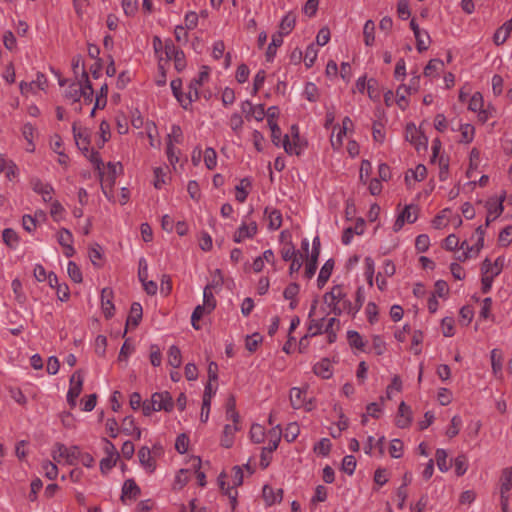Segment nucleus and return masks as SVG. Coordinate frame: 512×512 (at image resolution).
Segmentation results:
<instances>
[{
    "mask_svg": "<svg viewBox=\"0 0 512 512\" xmlns=\"http://www.w3.org/2000/svg\"><path fill=\"white\" fill-rule=\"evenodd\" d=\"M281 427L280 425H276L269 431V443L268 446L262 448L261 456H260V466L262 469H266L270 462L271 456L270 454L278 448L279 442L281 440Z\"/></svg>",
    "mask_w": 512,
    "mask_h": 512,
    "instance_id": "f257e3e1",
    "label": "nucleus"
},
{
    "mask_svg": "<svg viewBox=\"0 0 512 512\" xmlns=\"http://www.w3.org/2000/svg\"><path fill=\"white\" fill-rule=\"evenodd\" d=\"M83 381L84 378L81 370H76L70 378V388L67 393V402L71 408L76 406V399L82 392Z\"/></svg>",
    "mask_w": 512,
    "mask_h": 512,
    "instance_id": "f03ea898",
    "label": "nucleus"
},
{
    "mask_svg": "<svg viewBox=\"0 0 512 512\" xmlns=\"http://www.w3.org/2000/svg\"><path fill=\"white\" fill-rule=\"evenodd\" d=\"M506 199V191H503L501 195L499 196L497 202H493L492 199L488 200L486 202V208L488 215L486 217L485 221V227H488L492 221H494L497 217H499L503 211L504 206L503 202Z\"/></svg>",
    "mask_w": 512,
    "mask_h": 512,
    "instance_id": "7ed1b4c3",
    "label": "nucleus"
},
{
    "mask_svg": "<svg viewBox=\"0 0 512 512\" xmlns=\"http://www.w3.org/2000/svg\"><path fill=\"white\" fill-rule=\"evenodd\" d=\"M151 401L156 406L157 411L171 412L174 408L173 398L168 391L153 393Z\"/></svg>",
    "mask_w": 512,
    "mask_h": 512,
    "instance_id": "20e7f679",
    "label": "nucleus"
},
{
    "mask_svg": "<svg viewBox=\"0 0 512 512\" xmlns=\"http://www.w3.org/2000/svg\"><path fill=\"white\" fill-rule=\"evenodd\" d=\"M405 137L417 150L420 146L427 147L428 138L413 123L407 124Z\"/></svg>",
    "mask_w": 512,
    "mask_h": 512,
    "instance_id": "39448f33",
    "label": "nucleus"
},
{
    "mask_svg": "<svg viewBox=\"0 0 512 512\" xmlns=\"http://www.w3.org/2000/svg\"><path fill=\"white\" fill-rule=\"evenodd\" d=\"M320 239L316 236L312 242V252L305 267V276L312 278L317 270V261L320 254Z\"/></svg>",
    "mask_w": 512,
    "mask_h": 512,
    "instance_id": "423d86ee",
    "label": "nucleus"
},
{
    "mask_svg": "<svg viewBox=\"0 0 512 512\" xmlns=\"http://www.w3.org/2000/svg\"><path fill=\"white\" fill-rule=\"evenodd\" d=\"M113 290L105 287L101 291V307L106 319H110L114 315L115 306L113 304Z\"/></svg>",
    "mask_w": 512,
    "mask_h": 512,
    "instance_id": "0eeeda50",
    "label": "nucleus"
},
{
    "mask_svg": "<svg viewBox=\"0 0 512 512\" xmlns=\"http://www.w3.org/2000/svg\"><path fill=\"white\" fill-rule=\"evenodd\" d=\"M117 165H119L120 169H122L121 163L114 164L112 162H108V164H107L108 173H107L106 178L104 179L103 176L100 177L102 191L107 197H108L107 190L108 189L111 190L116 181Z\"/></svg>",
    "mask_w": 512,
    "mask_h": 512,
    "instance_id": "6e6552de",
    "label": "nucleus"
},
{
    "mask_svg": "<svg viewBox=\"0 0 512 512\" xmlns=\"http://www.w3.org/2000/svg\"><path fill=\"white\" fill-rule=\"evenodd\" d=\"M412 422V410L404 401L398 407L395 424L399 428H407Z\"/></svg>",
    "mask_w": 512,
    "mask_h": 512,
    "instance_id": "1a4fd4ad",
    "label": "nucleus"
},
{
    "mask_svg": "<svg viewBox=\"0 0 512 512\" xmlns=\"http://www.w3.org/2000/svg\"><path fill=\"white\" fill-rule=\"evenodd\" d=\"M142 316H143V309H142L141 304L138 302H133L130 307L128 318L126 320V326H125V331L123 333V337L126 335L127 329L129 326L137 327L139 325V323L142 319Z\"/></svg>",
    "mask_w": 512,
    "mask_h": 512,
    "instance_id": "9d476101",
    "label": "nucleus"
},
{
    "mask_svg": "<svg viewBox=\"0 0 512 512\" xmlns=\"http://www.w3.org/2000/svg\"><path fill=\"white\" fill-rule=\"evenodd\" d=\"M72 131L74 135V139L78 148L82 151V153L87 156L89 153L90 139L89 135L85 131L77 130L76 123L72 126Z\"/></svg>",
    "mask_w": 512,
    "mask_h": 512,
    "instance_id": "9b49d317",
    "label": "nucleus"
},
{
    "mask_svg": "<svg viewBox=\"0 0 512 512\" xmlns=\"http://www.w3.org/2000/svg\"><path fill=\"white\" fill-rule=\"evenodd\" d=\"M365 220L363 218H357L355 227H348L343 231L342 243L348 245L351 243L353 235H362L364 233Z\"/></svg>",
    "mask_w": 512,
    "mask_h": 512,
    "instance_id": "f8f14e48",
    "label": "nucleus"
},
{
    "mask_svg": "<svg viewBox=\"0 0 512 512\" xmlns=\"http://www.w3.org/2000/svg\"><path fill=\"white\" fill-rule=\"evenodd\" d=\"M141 493L139 486L134 479H127L122 487L121 501L124 503L127 498L136 499Z\"/></svg>",
    "mask_w": 512,
    "mask_h": 512,
    "instance_id": "ddd939ff",
    "label": "nucleus"
},
{
    "mask_svg": "<svg viewBox=\"0 0 512 512\" xmlns=\"http://www.w3.org/2000/svg\"><path fill=\"white\" fill-rule=\"evenodd\" d=\"M512 31V18L500 26L493 36L495 45L500 46L506 42Z\"/></svg>",
    "mask_w": 512,
    "mask_h": 512,
    "instance_id": "4468645a",
    "label": "nucleus"
},
{
    "mask_svg": "<svg viewBox=\"0 0 512 512\" xmlns=\"http://www.w3.org/2000/svg\"><path fill=\"white\" fill-rule=\"evenodd\" d=\"M307 389L293 387L290 390V404L294 409H300L304 406L306 399Z\"/></svg>",
    "mask_w": 512,
    "mask_h": 512,
    "instance_id": "2eb2a0df",
    "label": "nucleus"
},
{
    "mask_svg": "<svg viewBox=\"0 0 512 512\" xmlns=\"http://www.w3.org/2000/svg\"><path fill=\"white\" fill-rule=\"evenodd\" d=\"M262 496L265 500L266 504L271 506L275 503H279L283 499V490L278 489L276 492L274 489L269 485H264L262 490Z\"/></svg>",
    "mask_w": 512,
    "mask_h": 512,
    "instance_id": "dca6fc26",
    "label": "nucleus"
},
{
    "mask_svg": "<svg viewBox=\"0 0 512 512\" xmlns=\"http://www.w3.org/2000/svg\"><path fill=\"white\" fill-rule=\"evenodd\" d=\"M138 457L140 464L146 468L149 472H154L156 469V462L151 457L150 449L146 446H143L138 451Z\"/></svg>",
    "mask_w": 512,
    "mask_h": 512,
    "instance_id": "f3484780",
    "label": "nucleus"
},
{
    "mask_svg": "<svg viewBox=\"0 0 512 512\" xmlns=\"http://www.w3.org/2000/svg\"><path fill=\"white\" fill-rule=\"evenodd\" d=\"M346 298V293L343 291L342 285H335L329 292L323 296L325 303H340Z\"/></svg>",
    "mask_w": 512,
    "mask_h": 512,
    "instance_id": "a211bd4d",
    "label": "nucleus"
},
{
    "mask_svg": "<svg viewBox=\"0 0 512 512\" xmlns=\"http://www.w3.org/2000/svg\"><path fill=\"white\" fill-rule=\"evenodd\" d=\"M82 78L84 79L85 84L84 85L81 84V88H80L81 97H83L85 104H90L93 101L94 90H93L92 84L89 80L88 73L85 71V69H83V71H82Z\"/></svg>",
    "mask_w": 512,
    "mask_h": 512,
    "instance_id": "6ab92c4d",
    "label": "nucleus"
},
{
    "mask_svg": "<svg viewBox=\"0 0 512 512\" xmlns=\"http://www.w3.org/2000/svg\"><path fill=\"white\" fill-rule=\"evenodd\" d=\"M296 16L293 12H288L281 20L279 24L278 34L281 36L288 35L295 27Z\"/></svg>",
    "mask_w": 512,
    "mask_h": 512,
    "instance_id": "aec40b11",
    "label": "nucleus"
},
{
    "mask_svg": "<svg viewBox=\"0 0 512 512\" xmlns=\"http://www.w3.org/2000/svg\"><path fill=\"white\" fill-rule=\"evenodd\" d=\"M500 481V497H503V495L509 496L508 492L512 488V467H507L502 470Z\"/></svg>",
    "mask_w": 512,
    "mask_h": 512,
    "instance_id": "412c9836",
    "label": "nucleus"
},
{
    "mask_svg": "<svg viewBox=\"0 0 512 512\" xmlns=\"http://www.w3.org/2000/svg\"><path fill=\"white\" fill-rule=\"evenodd\" d=\"M334 264L335 263H334L333 259H328L324 263V265L322 266L320 273L318 275V279H317L318 288L321 289L324 287V285L326 284V282L328 281V279L330 278V276L332 274Z\"/></svg>",
    "mask_w": 512,
    "mask_h": 512,
    "instance_id": "4be33fe9",
    "label": "nucleus"
},
{
    "mask_svg": "<svg viewBox=\"0 0 512 512\" xmlns=\"http://www.w3.org/2000/svg\"><path fill=\"white\" fill-rule=\"evenodd\" d=\"M291 137L292 143L295 147V155L299 156L301 152L308 146V142L305 139H301L299 128L295 124L291 126Z\"/></svg>",
    "mask_w": 512,
    "mask_h": 512,
    "instance_id": "5701e85b",
    "label": "nucleus"
},
{
    "mask_svg": "<svg viewBox=\"0 0 512 512\" xmlns=\"http://www.w3.org/2000/svg\"><path fill=\"white\" fill-rule=\"evenodd\" d=\"M313 372L323 379L331 378L333 373L329 359L323 358L320 362L316 363L313 367Z\"/></svg>",
    "mask_w": 512,
    "mask_h": 512,
    "instance_id": "b1692460",
    "label": "nucleus"
},
{
    "mask_svg": "<svg viewBox=\"0 0 512 512\" xmlns=\"http://www.w3.org/2000/svg\"><path fill=\"white\" fill-rule=\"evenodd\" d=\"M416 91L415 88H412V86H406V85H400L396 90V103L399 106L401 110H405L408 106V101L406 99V95L410 94L411 92Z\"/></svg>",
    "mask_w": 512,
    "mask_h": 512,
    "instance_id": "393cba45",
    "label": "nucleus"
},
{
    "mask_svg": "<svg viewBox=\"0 0 512 512\" xmlns=\"http://www.w3.org/2000/svg\"><path fill=\"white\" fill-rule=\"evenodd\" d=\"M283 44V36L281 34L275 33L272 35V41L268 45L266 50V59L267 61H272L276 55L277 48Z\"/></svg>",
    "mask_w": 512,
    "mask_h": 512,
    "instance_id": "a878e982",
    "label": "nucleus"
},
{
    "mask_svg": "<svg viewBox=\"0 0 512 512\" xmlns=\"http://www.w3.org/2000/svg\"><path fill=\"white\" fill-rule=\"evenodd\" d=\"M264 213L268 214V218H269L268 228L270 230H277V229H279L281 227V225H282V214H281L280 210L273 209V210H271L269 212V209L266 208Z\"/></svg>",
    "mask_w": 512,
    "mask_h": 512,
    "instance_id": "bb28decb",
    "label": "nucleus"
},
{
    "mask_svg": "<svg viewBox=\"0 0 512 512\" xmlns=\"http://www.w3.org/2000/svg\"><path fill=\"white\" fill-rule=\"evenodd\" d=\"M209 77V67L208 66H202L201 72L199 73V77L197 79H193L190 82V88L194 89V96L195 98H199V91L198 88L203 84L204 81H206Z\"/></svg>",
    "mask_w": 512,
    "mask_h": 512,
    "instance_id": "cd10ccee",
    "label": "nucleus"
},
{
    "mask_svg": "<svg viewBox=\"0 0 512 512\" xmlns=\"http://www.w3.org/2000/svg\"><path fill=\"white\" fill-rule=\"evenodd\" d=\"M3 242L10 248L15 249L19 243V236L12 228H6L2 233Z\"/></svg>",
    "mask_w": 512,
    "mask_h": 512,
    "instance_id": "c85d7f7f",
    "label": "nucleus"
},
{
    "mask_svg": "<svg viewBox=\"0 0 512 512\" xmlns=\"http://www.w3.org/2000/svg\"><path fill=\"white\" fill-rule=\"evenodd\" d=\"M30 185L34 192L38 194H52L54 188L49 183H43L39 178H32Z\"/></svg>",
    "mask_w": 512,
    "mask_h": 512,
    "instance_id": "c756f323",
    "label": "nucleus"
},
{
    "mask_svg": "<svg viewBox=\"0 0 512 512\" xmlns=\"http://www.w3.org/2000/svg\"><path fill=\"white\" fill-rule=\"evenodd\" d=\"M203 305L208 308V313H211L216 307V299L212 293V285L207 284L203 291Z\"/></svg>",
    "mask_w": 512,
    "mask_h": 512,
    "instance_id": "7c9ffc66",
    "label": "nucleus"
},
{
    "mask_svg": "<svg viewBox=\"0 0 512 512\" xmlns=\"http://www.w3.org/2000/svg\"><path fill=\"white\" fill-rule=\"evenodd\" d=\"M168 363L174 368H178L182 364L181 351L176 345H172L168 350Z\"/></svg>",
    "mask_w": 512,
    "mask_h": 512,
    "instance_id": "2f4dec72",
    "label": "nucleus"
},
{
    "mask_svg": "<svg viewBox=\"0 0 512 512\" xmlns=\"http://www.w3.org/2000/svg\"><path fill=\"white\" fill-rule=\"evenodd\" d=\"M227 418H230L235 424L239 422L240 416L236 410V400L234 395H230L226 402Z\"/></svg>",
    "mask_w": 512,
    "mask_h": 512,
    "instance_id": "473e14b6",
    "label": "nucleus"
},
{
    "mask_svg": "<svg viewBox=\"0 0 512 512\" xmlns=\"http://www.w3.org/2000/svg\"><path fill=\"white\" fill-rule=\"evenodd\" d=\"M89 161L94 165V168L98 171V174L100 177L104 176L103 166L104 163L100 157V154L98 151H95L94 149H89V153L86 156Z\"/></svg>",
    "mask_w": 512,
    "mask_h": 512,
    "instance_id": "72a5a7b5",
    "label": "nucleus"
},
{
    "mask_svg": "<svg viewBox=\"0 0 512 512\" xmlns=\"http://www.w3.org/2000/svg\"><path fill=\"white\" fill-rule=\"evenodd\" d=\"M347 340L351 347H354L358 350H363L365 347V342L363 341L362 336L357 331H348Z\"/></svg>",
    "mask_w": 512,
    "mask_h": 512,
    "instance_id": "f704fd0d",
    "label": "nucleus"
},
{
    "mask_svg": "<svg viewBox=\"0 0 512 512\" xmlns=\"http://www.w3.org/2000/svg\"><path fill=\"white\" fill-rule=\"evenodd\" d=\"M244 106H248L250 115H252L256 121H262L264 119L266 112L263 104L253 106L249 100H246L244 101Z\"/></svg>",
    "mask_w": 512,
    "mask_h": 512,
    "instance_id": "c9c22d12",
    "label": "nucleus"
},
{
    "mask_svg": "<svg viewBox=\"0 0 512 512\" xmlns=\"http://www.w3.org/2000/svg\"><path fill=\"white\" fill-rule=\"evenodd\" d=\"M374 31V22L372 20H367L363 28L364 42L367 46H372L374 43Z\"/></svg>",
    "mask_w": 512,
    "mask_h": 512,
    "instance_id": "e433bc0d",
    "label": "nucleus"
},
{
    "mask_svg": "<svg viewBox=\"0 0 512 512\" xmlns=\"http://www.w3.org/2000/svg\"><path fill=\"white\" fill-rule=\"evenodd\" d=\"M89 258L95 267H101L102 264L98 263L97 260L102 259V247L98 243L90 245L88 251Z\"/></svg>",
    "mask_w": 512,
    "mask_h": 512,
    "instance_id": "4c0bfd02",
    "label": "nucleus"
},
{
    "mask_svg": "<svg viewBox=\"0 0 512 512\" xmlns=\"http://www.w3.org/2000/svg\"><path fill=\"white\" fill-rule=\"evenodd\" d=\"M250 186H251V181L248 178H243L240 181V184L236 186L235 198L238 202L243 203L246 200V198L248 196V192L244 188L250 187Z\"/></svg>",
    "mask_w": 512,
    "mask_h": 512,
    "instance_id": "58836bf2",
    "label": "nucleus"
},
{
    "mask_svg": "<svg viewBox=\"0 0 512 512\" xmlns=\"http://www.w3.org/2000/svg\"><path fill=\"white\" fill-rule=\"evenodd\" d=\"M502 353L499 349H493L491 351V365L492 371L495 375L501 373L502 371Z\"/></svg>",
    "mask_w": 512,
    "mask_h": 512,
    "instance_id": "ea45409f",
    "label": "nucleus"
},
{
    "mask_svg": "<svg viewBox=\"0 0 512 512\" xmlns=\"http://www.w3.org/2000/svg\"><path fill=\"white\" fill-rule=\"evenodd\" d=\"M416 48L419 53L426 51L431 43L430 35L427 31L421 32V34L415 36Z\"/></svg>",
    "mask_w": 512,
    "mask_h": 512,
    "instance_id": "a19ab883",
    "label": "nucleus"
},
{
    "mask_svg": "<svg viewBox=\"0 0 512 512\" xmlns=\"http://www.w3.org/2000/svg\"><path fill=\"white\" fill-rule=\"evenodd\" d=\"M238 428H234L227 424L224 426L223 437L221 439V445L225 448H230L233 445V434Z\"/></svg>",
    "mask_w": 512,
    "mask_h": 512,
    "instance_id": "79ce46f5",
    "label": "nucleus"
},
{
    "mask_svg": "<svg viewBox=\"0 0 512 512\" xmlns=\"http://www.w3.org/2000/svg\"><path fill=\"white\" fill-rule=\"evenodd\" d=\"M436 463L440 471L447 472L451 464L447 462V453L444 449H438L436 451Z\"/></svg>",
    "mask_w": 512,
    "mask_h": 512,
    "instance_id": "37998d69",
    "label": "nucleus"
},
{
    "mask_svg": "<svg viewBox=\"0 0 512 512\" xmlns=\"http://www.w3.org/2000/svg\"><path fill=\"white\" fill-rule=\"evenodd\" d=\"M483 106L484 100L482 94L480 92H475L469 101L468 109L472 112L479 113Z\"/></svg>",
    "mask_w": 512,
    "mask_h": 512,
    "instance_id": "c03bdc74",
    "label": "nucleus"
},
{
    "mask_svg": "<svg viewBox=\"0 0 512 512\" xmlns=\"http://www.w3.org/2000/svg\"><path fill=\"white\" fill-rule=\"evenodd\" d=\"M265 430L260 424H253L250 429V439L254 443H261L264 440Z\"/></svg>",
    "mask_w": 512,
    "mask_h": 512,
    "instance_id": "a18cd8bd",
    "label": "nucleus"
},
{
    "mask_svg": "<svg viewBox=\"0 0 512 512\" xmlns=\"http://www.w3.org/2000/svg\"><path fill=\"white\" fill-rule=\"evenodd\" d=\"M80 88H81L80 82L71 83L65 92V97L68 99H72L74 103L79 102V100L81 98Z\"/></svg>",
    "mask_w": 512,
    "mask_h": 512,
    "instance_id": "49530a36",
    "label": "nucleus"
},
{
    "mask_svg": "<svg viewBox=\"0 0 512 512\" xmlns=\"http://www.w3.org/2000/svg\"><path fill=\"white\" fill-rule=\"evenodd\" d=\"M262 340L263 337L259 333L248 335L246 337L245 347L249 352H255Z\"/></svg>",
    "mask_w": 512,
    "mask_h": 512,
    "instance_id": "de8ad7c7",
    "label": "nucleus"
},
{
    "mask_svg": "<svg viewBox=\"0 0 512 512\" xmlns=\"http://www.w3.org/2000/svg\"><path fill=\"white\" fill-rule=\"evenodd\" d=\"M418 207L415 205H406L400 215H403V219L408 223H414L418 217Z\"/></svg>",
    "mask_w": 512,
    "mask_h": 512,
    "instance_id": "09e8293b",
    "label": "nucleus"
},
{
    "mask_svg": "<svg viewBox=\"0 0 512 512\" xmlns=\"http://www.w3.org/2000/svg\"><path fill=\"white\" fill-rule=\"evenodd\" d=\"M378 86V81L374 78L369 79L367 82L368 96L374 101L380 100L381 93Z\"/></svg>",
    "mask_w": 512,
    "mask_h": 512,
    "instance_id": "8fccbe9b",
    "label": "nucleus"
},
{
    "mask_svg": "<svg viewBox=\"0 0 512 512\" xmlns=\"http://www.w3.org/2000/svg\"><path fill=\"white\" fill-rule=\"evenodd\" d=\"M68 275L75 283H81L83 281L82 272L74 261H69L68 263Z\"/></svg>",
    "mask_w": 512,
    "mask_h": 512,
    "instance_id": "3c124183",
    "label": "nucleus"
},
{
    "mask_svg": "<svg viewBox=\"0 0 512 512\" xmlns=\"http://www.w3.org/2000/svg\"><path fill=\"white\" fill-rule=\"evenodd\" d=\"M461 142L470 143L473 141L475 128L471 124H462L460 126Z\"/></svg>",
    "mask_w": 512,
    "mask_h": 512,
    "instance_id": "603ef678",
    "label": "nucleus"
},
{
    "mask_svg": "<svg viewBox=\"0 0 512 512\" xmlns=\"http://www.w3.org/2000/svg\"><path fill=\"white\" fill-rule=\"evenodd\" d=\"M205 313H208V308H206L204 305H198L195 307L191 315V323L194 329H200V326L197 324V322L204 316Z\"/></svg>",
    "mask_w": 512,
    "mask_h": 512,
    "instance_id": "864d4df0",
    "label": "nucleus"
},
{
    "mask_svg": "<svg viewBox=\"0 0 512 512\" xmlns=\"http://www.w3.org/2000/svg\"><path fill=\"white\" fill-rule=\"evenodd\" d=\"M217 154L213 148H206L204 153V162L209 170H213L217 164Z\"/></svg>",
    "mask_w": 512,
    "mask_h": 512,
    "instance_id": "5fc2aeb1",
    "label": "nucleus"
},
{
    "mask_svg": "<svg viewBox=\"0 0 512 512\" xmlns=\"http://www.w3.org/2000/svg\"><path fill=\"white\" fill-rule=\"evenodd\" d=\"M459 315H460V322L463 325L467 326L470 324V322L472 321V319L474 317V310H473L472 306L465 305L460 309Z\"/></svg>",
    "mask_w": 512,
    "mask_h": 512,
    "instance_id": "6e6d98bb",
    "label": "nucleus"
},
{
    "mask_svg": "<svg viewBox=\"0 0 512 512\" xmlns=\"http://www.w3.org/2000/svg\"><path fill=\"white\" fill-rule=\"evenodd\" d=\"M498 241L504 247L512 243V225H508L500 231Z\"/></svg>",
    "mask_w": 512,
    "mask_h": 512,
    "instance_id": "4d7b16f0",
    "label": "nucleus"
},
{
    "mask_svg": "<svg viewBox=\"0 0 512 512\" xmlns=\"http://www.w3.org/2000/svg\"><path fill=\"white\" fill-rule=\"evenodd\" d=\"M304 95L308 101L316 102L319 99V92L317 86L312 82H308L305 85Z\"/></svg>",
    "mask_w": 512,
    "mask_h": 512,
    "instance_id": "13d9d810",
    "label": "nucleus"
},
{
    "mask_svg": "<svg viewBox=\"0 0 512 512\" xmlns=\"http://www.w3.org/2000/svg\"><path fill=\"white\" fill-rule=\"evenodd\" d=\"M356 468V458L353 455H346L342 460L341 469L348 475H352Z\"/></svg>",
    "mask_w": 512,
    "mask_h": 512,
    "instance_id": "bf43d9fd",
    "label": "nucleus"
},
{
    "mask_svg": "<svg viewBox=\"0 0 512 512\" xmlns=\"http://www.w3.org/2000/svg\"><path fill=\"white\" fill-rule=\"evenodd\" d=\"M403 442L400 439H393L389 447V453L393 458H400L403 455Z\"/></svg>",
    "mask_w": 512,
    "mask_h": 512,
    "instance_id": "052dcab7",
    "label": "nucleus"
},
{
    "mask_svg": "<svg viewBox=\"0 0 512 512\" xmlns=\"http://www.w3.org/2000/svg\"><path fill=\"white\" fill-rule=\"evenodd\" d=\"M455 473L457 476H462L466 473L468 465L465 455H458L454 460Z\"/></svg>",
    "mask_w": 512,
    "mask_h": 512,
    "instance_id": "680f3d73",
    "label": "nucleus"
},
{
    "mask_svg": "<svg viewBox=\"0 0 512 512\" xmlns=\"http://www.w3.org/2000/svg\"><path fill=\"white\" fill-rule=\"evenodd\" d=\"M188 469H181L175 477V482L173 485V489L180 490L182 489L189 481L188 477Z\"/></svg>",
    "mask_w": 512,
    "mask_h": 512,
    "instance_id": "e2e57ef3",
    "label": "nucleus"
},
{
    "mask_svg": "<svg viewBox=\"0 0 512 512\" xmlns=\"http://www.w3.org/2000/svg\"><path fill=\"white\" fill-rule=\"evenodd\" d=\"M331 450V442L328 438H322L315 446L314 451L322 456L329 455Z\"/></svg>",
    "mask_w": 512,
    "mask_h": 512,
    "instance_id": "0e129e2a",
    "label": "nucleus"
},
{
    "mask_svg": "<svg viewBox=\"0 0 512 512\" xmlns=\"http://www.w3.org/2000/svg\"><path fill=\"white\" fill-rule=\"evenodd\" d=\"M300 429L297 423H289L285 429L284 438L287 442H293L299 435Z\"/></svg>",
    "mask_w": 512,
    "mask_h": 512,
    "instance_id": "69168bd1",
    "label": "nucleus"
},
{
    "mask_svg": "<svg viewBox=\"0 0 512 512\" xmlns=\"http://www.w3.org/2000/svg\"><path fill=\"white\" fill-rule=\"evenodd\" d=\"M301 254L297 252L292 243L287 244L281 250V256L284 261H291L295 258H298Z\"/></svg>",
    "mask_w": 512,
    "mask_h": 512,
    "instance_id": "338daca9",
    "label": "nucleus"
},
{
    "mask_svg": "<svg viewBox=\"0 0 512 512\" xmlns=\"http://www.w3.org/2000/svg\"><path fill=\"white\" fill-rule=\"evenodd\" d=\"M462 425V420L459 416H454L452 419H451V424L449 426V428L447 429L446 431V435L449 437V438H453L455 437L456 435H458L459 433V430H460V426Z\"/></svg>",
    "mask_w": 512,
    "mask_h": 512,
    "instance_id": "774afa93",
    "label": "nucleus"
}]
</instances>
